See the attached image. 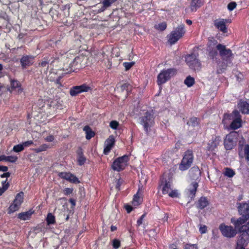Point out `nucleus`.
Instances as JSON below:
<instances>
[{
	"mask_svg": "<svg viewBox=\"0 0 249 249\" xmlns=\"http://www.w3.org/2000/svg\"><path fill=\"white\" fill-rule=\"evenodd\" d=\"M208 58L213 61H217L218 54L222 62L217 65L216 71L218 73L223 72L227 66L232 65L234 55L232 51L227 48L226 45L218 43L217 41H211L209 42L207 50Z\"/></svg>",
	"mask_w": 249,
	"mask_h": 249,
	"instance_id": "1",
	"label": "nucleus"
},
{
	"mask_svg": "<svg viewBox=\"0 0 249 249\" xmlns=\"http://www.w3.org/2000/svg\"><path fill=\"white\" fill-rule=\"evenodd\" d=\"M155 117L152 110L147 111L144 112L140 117V123L143 126L146 133L149 132V128L154 124Z\"/></svg>",
	"mask_w": 249,
	"mask_h": 249,
	"instance_id": "2",
	"label": "nucleus"
},
{
	"mask_svg": "<svg viewBox=\"0 0 249 249\" xmlns=\"http://www.w3.org/2000/svg\"><path fill=\"white\" fill-rule=\"evenodd\" d=\"M185 33L184 25H179L168 36V42L171 45L174 44L184 36Z\"/></svg>",
	"mask_w": 249,
	"mask_h": 249,
	"instance_id": "3",
	"label": "nucleus"
},
{
	"mask_svg": "<svg viewBox=\"0 0 249 249\" xmlns=\"http://www.w3.org/2000/svg\"><path fill=\"white\" fill-rule=\"evenodd\" d=\"M240 235L237 241V245L246 246L249 241V222L242 226L239 229Z\"/></svg>",
	"mask_w": 249,
	"mask_h": 249,
	"instance_id": "4",
	"label": "nucleus"
},
{
	"mask_svg": "<svg viewBox=\"0 0 249 249\" xmlns=\"http://www.w3.org/2000/svg\"><path fill=\"white\" fill-rule=\"evenodd\" d=\"M194 161L193 152L191 150H187L183 154V158L179 165V169L185 171L189 169Z\"/></svg>",
	"mask_w": 249,
	"mask_h": 249,
	"instance_id": "5",
	"label": "nucleus"
},
{
	"mask_svg": "<svg viewBox=\"0 0 249 249\" xmlns=\"http://www.w3.org/2000/svg\"><path fill=\"white\" fill-rule=\"evenodd\" d=\"M177 73V70L174 68L163 70L158 74L157 83L161 85L168 81L172 76Z\"/></svg>",
	"mask_w": 249,
	"mask_h": 249,
	"instance_id": "6",
	"label": "nucleus"
},
{
	"mask_svg": "<svg viewBox=\"0 0 249 249\" xmlns=\"http://www.w3.org/2000/svg\"><path fill=\"white\" fill-rule=\"evenodd\" d=\"M239 134L233 131L227 135L224 141V145L226 150H231L237 144Z\"/></svg>",
	"mask_w": 249,
	"mask_h": 249,
	"instance_id": "7",
	"label": "nucleus"
},
{
	"mask_svg": "<svg viewBox=\"0 0 249 249\" xmlns=\"http://www.w3.org/2000/svg\"><path fill=\"white\" fill-rule=\"evenodd\" d=\"M129 160L128 156L125 155L116 159L112 164L111 167L113 170L120 171L124 169Z\"/></svg>",
	"mask_w": 249,
	"mask_h": 249,
	"instance_id": "8",
	"label": "nucleus"
},
{
	"mask_svg": "<svg viewBox=\"0 0 249 249\" xmlns=\"http://www.w3.org/2000/svg\"><path fill=\"white\" fill-rule=\"evenodd\" d=\"M185 61L191 69L195 71H199L200 70L201 64L196 54L192 53L186 55Z\"/></svg>",
	"mask_w": 249,
	"mask_h": 249,
	"instance_id": "9",
	"label": "nucleus"
},
{
	"mask_svg": "<svg viewBox=\"0 0 249 249\" xmlns=\"http://www.w3.org/2000/svg\"><path fill=\"white\" fill-rule=\"evenodd\" d=\"M24 193L22 192L18 193L16 196L13 202L10 205L8 209V213H11L18 211L23 201Z\"/></svg>",
	"mask_w": 249,
	"mask_h": 249,
	"instance_id": "10",
	"label": "nucleus"
},
{
	"mask_svg": "<svg viewBox=\"0 0 249 249\" xmlns=\"http://www.w3.org/2000/svg\"><path fill=\"white\" fill-rule=\"evenodd\" d=\"M222 234L226 237H233L236 234V231L231 226H226L224 224H221L219 227Z\"/></svg>",
	"mask_w": 249,
	"mask_h": 249,
	"instance_id": "11",
	"label": "nucleus"
},
{
	"mask_svg": "<svg viewBox=\"0 0 249 249\" xmlns=\"http://www.w3.org/2000/svg\"><path fill=\"white\" fill-rule=\"evenodd\" d=\"M83 58V56L76 57L73 61L70 64L69 68H64V71H66V73H69L79 69L82 67L81 65V63L82 61V59Z\"/></svg>",
	"mask_w": 249,
	"mask_h": 249,
	"instance_id": "12",
	"label": "nucleus"
},
{
	"mask_svg": "<svg viewBox=\"0 0 249 249\" xmlns=\"http://www.w3.org/2000/svg\"><path fill=\"white\" fill-rule=\"evenodd\" d=\"M90 90V87L86 84H83L71 88L70 90V94L71 96H75L80 93L88 92Z\"/></svg>",
	"mask_w": 249,
	"mask_h": 249,
	"instance_id": "13",
	"label": "nucleus"
},
{
	"mask_svg": "<svg viewBox=\"0 0 249 249\" xmlns=\"http://www.w3.org/2000/svg\"><path fill=\"white\" fill-rule=\"evenodd\" d=\"M237 205L239 214L245 217L249 218V200L246 202L237 203Z\"/></svg>",
	"mask_w": 249,
	"mask_h": 249,
	"instance_id": "14",
	"label": "nucleus"
},
{
	"mask_svg": "<svg viewBox=\"0 0 249 249\" xmlns=\"http://www.w3.org/2000/svg\"><path fill=\"white\" fill-rule=\"evenodd\" d=\"M58 176L61 178H64L71 183L75 184L80 183L78 178L70 172H60L59 173Z\"/></svg>",
	"mask_w": 249,
	"mask_h": 249,
	"instance_id": "15",
	"label": "nucleus"
},
{
	"mask_svg": "<svg viewBox=\"0 0 249 249\" xmlns=\"http://www.w3.org/2000/svg\"><path fill=\"white\" fill-rule=\"evenodd\" d=\"M229 20L226 19H217L214 21V25L221 32L226 33L227 32L226 23Z\"/></svg>",
	"mask_w": 249,
	"mask_h": 249,
	"instance_id": "16",
	"label": "nucleus"
},
{
	"mask_svg": "<svg viewBox=\"0 0 249 249\" xmlns=\"http://www.w3.org/2000/svg\"><path fill=\"white\" fill-rule=\"evenodd\" d=\"M249 220V218L245 217L242 215L241 217L237 219L232 218L231 219V222L234 225L235 228L238 230L239 231L240 228L246 223V222Z\"/></svg>",
	"mask_w": 249,
	"mask_h": 249,
	"instance_id": "17",
	"label": "nucleus"
},
{
	"mask_svg": "<svg viewBox=\"0 0 249 249\" xmlns=\"http://www.w3.org/2000/svg\"><path fill=\"white\" fill-rule=\"evenodd\" d=\"M115 143V139L113 136H110L105 142V148L104 149V153L106 155L107 154L113 146Z\"/></svg>",
	"mask_w": 249,
	"mask_h": 249,
	"instance_id": "18",
	"label": "nucleus"
},
{
	"mask_svg": "<svg viewBox=\"0 0 249 249\" xmlns=\"http://www.w3.org/2000/svg\"><path fill=\"white\" fill-rule=\"evenodd\" d=\"M240 114L238 110H234L231 114H225L223 119V123L224 124H228L231 121H233L237 116Z\"/></svg>",
	"mask_w": 249,
	"mask_h": 249,
	"instance_id": "19",
	"label": "nucleus"
},
{
	"mask_svg": "<svg viewBox=\"0 0 249 249\" xmlns=\"http://www.w3.org/2000/svg\"><path fill=\"white\" fill-rule=\"evenodd\" d=\"M11 87L13 90H16L18 94H20L23 92V88L21 87V85L19 82L17 80H11L10 81Z\"/></svg>",
	"mask_w": 249,
	"mask_h": 249,
	"instance_id": "20",
	"label": "nucleus"
},
{
	"mask_svg": "<svg viewBox=\"0 0 249 249\" xmlns=\"http://www.w3.org/2000/svg\"><path fill=\"white\" fill-rule=\"evenodd\" d=\"M220 141L221 139L220 137L217 136L213 138L212 141L208 143L207 147L208 149L211 151L214 150L219 144Z\"/></svg>",
	"mask_w": 249,
	"mask_h": 249,
	"instance_id": "21",
	"label": "nucleus"
},
{
	"mask_svg": "<svg viewBox=\"0 0 249 249\" xmlns=\"http://www.w3.org/2000/svg\"><path fill=\"white\" fill-rule=\"evenodd\" d=\"M34 57L32 56H23L20 59V63L22 67H26L27 66L31 65L33 63Z\"/></svg>",
	"mask_w": 249,
	"mask_h": 249,
	"instance_id": "22",
	"label": "nucleus"
},
{
	"mask_svg": "<svg viewBox=\"0 0 249 249\" xmlns=\"http://www.w3.org/2000/svg\"><path fill=\"white\" fill-rule=\"evenodd\" d=\"M198 186V185L196 182L194 181L191 184L189 188L187 190L189 197L193 198L195 196Z\"/></svg>",
	"mask_w": 249,
	"mask_h": 249,
	"instance_id": "23",
	"label": "nucleus"
},
{
	"mask_svg": "<svg viewBox=\"0 0 249 249\" xmlns=\"http://www.w3.org/2000/svg\"><path fill=\"white\" fill-rule=\"evenodd\" d=\"M242 120L240 114L237 116L231 123L230 127L232 129H236L241 126Z\"/></svg>",
	"mask_w": 249,
	"mask_h": 249,
	"instance_id": "24",
	"label": "nucleus"
},
{
	"mask_svg": "<svg viewBox=\"0 0 249 249\" xmlns=\"http://www.w3.org/2000/svg\"><path fill=\"white\" fill-rule=\"evenodd\" d=\"M238 107L243 114H249V104L246 101H240L238 103Z\"/></svg>",
	"mask_w": 249,
	"mask_h": 249,
	"instance_id": "25",
	"label": "nucleus"
},
{
	"mask_svg": "<svg viewBox=\"0 0 249 249\" xmlns=\"http://www.w3.org/2000/svg\"><path fill=\"white\" fill-rule=\"evenodd\" d=\"M203 4L202 0H192L190 4L192 12H196Z\"/></svg>",
	"mask_w": 249,
	"mask_h": 249,
	"instance_id": "26",
	"label": "nucleus"
},
{
	"mask_svg": "<svg viewBox=\"0 0 249 249\" xmlns=\"http://www.w3.org/2000/svg\"><path fill=\"white\" fill-rule=\"evenodd\" d=\"M208 201L205 197H201L198 200L197 207L200 209H203L208 205Z\"/></svg>",
	"mask_w": 249,
	"mask_h": 249,
	"instance_id": "27",
	"label": "nucleus"
},
{
	"mask_svg": "<svg viewBox=\"0 0 249 249\" xmlns=\"http://www.w3.org/2000/svg\"><path fill=\"white\" fill-rule=\"evenodd\" d=\"M142 194L140 193L139 190L137 192V194L134 196L132 201V204L135 206H137L140 205L142 201L141 197Z\"/></svg>",
	"mask_w": 249,
	"mask_h": 249,
	"instance_id": "28",
	"label": "nucleus"
},
{
	"mask_svg": "<svg viewBox=\"0 0 249 249\" xmlns=\"http://www.w3.org/2000/svg\"><path fill=\"white\" fill-rule=\"evenodd\" d=\"M83 130L85 132L86 138L87 140H90L95 135L94 132L93 131L91 128L88 125L85 126L83 128Z\"/></svg>",
	"mask_w": 249,
	"mask_h": 249,
	"instance_id": "29",
	"label": "nucleus"
},
{
	"mask_svg": "<svg viewBox=\"0 0 249 249\" xmlns=\"http://www.w3.org/2000/svg\"><path fill=\"white\" fill-rule=\"evenodd\" d=\"M163 186L162 188V193L164 194H168L171 190V183L170 181L165 180L164 182Z\"/></svg>",
	"mask_w": 249,
	"mask_h": 249,
	"instance_id": "30",
	"label": "nucleus"
},
{
	"mask_svg": "<svg viewBox=\"0 0 249 249\" xmlns=\"http://www.w3.org/2000/svg\"><path fill=\"white\" fill-rule=\"evenodd\" d=\"M32 213L30 212H26L24 213H21L18 214V218L21 220H25L29 219Z\"/></svg>",
	"mask_w": 249,
	"mask_h": 249,
	"instance_id": "31",
	"label": "nucleus"
},
{
	"mask_svg": "<svg viewBox=\"0 0 249 249\" xmlns=\"http://www.w3.org/2000/svg\"><path fill=\"white\" fill-rule=\"evenodd\" d=\"M187 124L189 126L195 127L197 126L199 124L198 120L196 117H192L190 119Z\"/></svg>",
	"mask_w": 249,
	"mask_h": 249,
	"instance_id": "32",
	"label": "nucleus"
},
{
	"mask_svg": "<svg viewBox=\"0 0 249 249\" xmlns=\"http://www.w3.org/2000/svg\"><path fill=\"white\" fill-rule=\"evenodd\" d=\"M224 172H223V174L224 176L229 177L232 178L235 175V172L231 168L226 167L224 169Z\"/></svg>",
	"mask_w": 249,
	"mask_h": 249,
	"instance_id": "33",
	"label": "nucleus"
},
{
	"mask_svg": "<svg viewBox=\"0 0 249 249\" xmlns=\"http://www.w3.org/2000/svg\"><path fill=\"white\" fill-rule=\"evenodd\" d=\"M184 83L188 87H191L195 84V79L191 76H188L185 79Z\"/></svg>",
	"mask_w": 249,
	"mask_h": 249,
	"instance_id": "34",
	"label": "nucleus"
},
{
	"mask_svg": "<svg viewBox=\"0 0 249 249\" xmlns=\"http://www.w3.org/2000/svg\"><path fill=\"white\" fill-rule=\"evenodd\" d=\"M131 86L128 83H124L123 84L120 88V89L121 91H126V94L131 89Z\"/></svg>",
	"mask_w": 249,
	"mask_h": 249,
	"instance_id": "35",
	"label": "nucleus"
},
{
	"mask_svg": "<svg viewBox=\"0 0 249 249\" xmlns=\"http://www.w3.org/2000/svg\"><path fill=\"white\" fill-rule=\"evenodd\" d=\"M48 225L53 224L55 223V217L51 213H49L46 217Z\"/></svg>",
	"mask_w": 249,
	"mask_h": 249,
	"instance_id": "36",
	"label": "nucleus"
},
{
	"mask_svg": "<svg viewBox=\"0 0 249 249\" xmlns=\"http://www.w3.org/2000/svg\"><path fill=\"white\" fill-rule=\"evenodd\" d=\"M2 187L0 188V196H1L9 187V184L6 180L2 182Z\"/></svg>",
	"mask_w": 249,
	"mask_h": 249,
	"instance_id": "37",
	"label": "nucleus"
},
{
	"mask_svg": "<svg viewBox=\"0 0 249 249\" xmlns=\"http://www.w3.org/2000/svg\"><path fill=\"white\" fill-rule=\"evenodd\" d=\"M167 27V24L165 22H163L160 23L156 24L155 25V28L160 31H163L165 30Z\"/></svg>",
	"mask_w": 249,
	"mask_h": 249,
	"instance_id": "38",
	"label": "nucleus"
},
{
	"mask_svg": "<svg viewBox=\"0 0 249 249\" xmlns=\"http://www.w3.org/2000/svg\"><path fill=\"white\" fill-rule=\"evenodd\" d=\"M135 63L133 61L130 62H124L123 63V65L125 68V71H128L134 66Z\"/></svg>",
	"mask_w": 249,
	"mask_h": 249,
	"instance_id": "39",
	"label": "nucleus"
},
{
	"mask_svg": "<svg viewBox=\"0 0 249 249\" xmlns=\"http://www.w3.org/2000/svg\"><path fill=\"white\" fill-rule=\"evenodd\" d=\"M24 150L23 145L22 144H17L13 147V150L15 152H19Z\"/></svg>",
	"mask_w": 249,
	"mask_h": 249,
	"instance_id": "40",
	"label": "nucleus"
},
{
	"mask_svg": "<svg viewBox=\"0 0 249 249\" xmlns=\"http://www.w3.org/2000/svg\"><path fill=\"white\" fill-rule=\"evenodd\" d=\"M49 147V145L47 144H43L40 145L38 148L36 149L37 152H40L46 150Z\"/></svg>",
	"mask_w": 249,
	"mask_h": 249,
	"instance_id": "41",
	"label": "nucleus"
},
{
	"mask_svg": "<svg viewBox=\"0 0 249 249\" xmlns=\"http://www.w3.org/2000/svg\"><path fill=\"white\" fill-rule=\"evenodd\" d=\"M86 161V158L84 157L83 155L81 154H79L78 155V164L80 165H82L84 164L85 162Z\"/></svg>",
	"mask_w": 249,
	"mask_h": 249,
	"instance_id": "42",
	"label": "nucleus"
},
{
	"mask_svg": "<svg viewBox=\"0 0 249 249\" xmlns=\"http://www.w3.org/2000/svg\"><path fill=\"white\" fill-rule=\"evenodd\" d=\"M5 159L6 161H9L10 162H16L18 160V157L16 156H5Z\"/></svg>",
	"mask_w": 249,
	"mask_h": 249,
	"instance_id": "43",
	"label": "nucleus"
},
{
	"mask_svg": "<svg viewBox=\"0 0 249 249\" xmlns=\"http://www.w3.org/2000/svg\"><path fill=\"white\" fill-rule=\"evenodd\" d=\"M116 0H103L102 4H104L105 6H107L109 7Z\"/></svg>",
	"mask_w": 249,
	"mask_h": 249,
	"instance_id": "44",
	"label": "nucleus"
},
{
	"mask_svg": "<svg viewBox=\"0 0 249 249\" xmlns=\"http://www.w3.org/2000/svg\"><path fill=\"white\" fill-rule=\"evenodd\" d=\"M118 125H119V123L118 122H117L116 121H111L110 123V124H109L110 127L113 129H117Z\"/></svg>",
	"mask_w": 249,
	"mask_h": 249,
	"instance_id": "45",
	"label": "nucleus"
},
{
	"mask_svg": "<svg viewBox=\"0 0 249 249\" xmlns=\"http://www.w3.org/2000/svg\"><path fill=\"white\" fill-rule=\"evenodd\" d=\"M112 246L114 249H118L120 246V241L117 239H114L112 241Z\"/></svg>",
	"mask_w": 249,
	"mask_h": 249,
	"instance_id": "46",
	"label": "nucleus"
},
{
	"mask_svg": "<svg viewBox=\"0 0 249 249\" xmlns=\"http://www.w3.org/2000/svg\"><path fill=\"white\" fill-rule=\"evenodd\" d=\"M190 173H195L196 175H198L200 174V170L197 167H193L190 170Z\"/></svg>",
	"mask_w": 249,
	"mask_h": 249,
	"instance_id": "47",
	"label": "nucleus"
},
{
	"mask_svg": "<svg viewBox=\"0 0 249 249\" xmlns=\"http://www.w3.org/2000/svg\"><path fill=\"white\" fill-rule=\"evenodd\" d=\"M236 6V3L235 2H231L228 5V9L230 11L233 10Z\"/></svg>",
	"mask_w": 249,
	"mask_h": 249,
	"instance_id": "48",
	"label": "nucleus"
},
{
	"mask_svg": "<svg viewBox=\"0 0 249 249\" xmlns=\"http://www.w3.org/2000/svg\"><path fill=\"white\" fill-rule=\"evenodd\" d=\"M245 154L246 155V159L249 160V145L247 144L245 147Z\"/></svg>",
	"mask_w": 249,
	"mask_h": 249,
	"instance_id": "49",
	"label": "nucleus"
},
{
	"mask_svg": "<svg viewBox=\"0 0 249 249\" xmlns=\"http://www.w3.org/2000/svg\"><path fill=\"white\" fill-rule=\"evenodd\" d=\"M199 231L201 234L205 233L207 232V228L205 225H201L199 227Z\"/></svg>",
	"mask_w": 249,
	"mask_h": 249,
	"instance_id": "50",
	"label": "nucleus"
},
{
	"mask_svg": "<svg viewBox=\"0 0 249 249\" xmlns=\"http://www.w3.org/2000/svg\"><path fill=\"white\" fill-rule=\"evenodd\" d=\"M73 189L70 188H66L63 190V193L65 195H69L72 193Z\"/></svg>",
	"mask_w": 249,
	"mask_h": 249,
	"instance_id": "51",
	"label": "nucleus"
},
{
	"mask_svg": "<svg viewBox=\"0 0 249 249\" xmlns=\"http://www.w3.org/2000/svg\"><path fill=\"white\" fill-rule=\"evenodd\" d=\"M122 183H123V180L121 179V178L116 180V189H117L118 190H120V186L121 185V184H122Z\"/></svg>",
	"mask_w": 249,
	"mask_h": 249,
	"instance_id": "52",
	"label": "nucleus"
},
{
	"mask_svg": "<svg viewBox=\"0 0 249 249\" xmlns=\"http://www.w3.org/2000/svg\"><path fill=\"white\" fill-rule=\"evenodd\" d=\"M145 214H143L140 218L137 220V226H140L142 224L143 220V218L145 217Z\"/></svg>",
	"mask_w": 249,
	"mask_h": 249,
	"instance_id": "53",
	"label": "nucleus"
},
{
	"mask_svg": "<svg viewBox=\"0 0 249 249\" xmlns=\"http://www.w3.org/2000/svg\"><path fill=\"white\" fill-rule=\"evenodd\" d=\"M185 249H197V248L195 244H186L185 246Z\"/></svg>",
	"mask_w": 249,
	"mask_h": 249,
	"instance_id": "54",
	"label": "nucleus"
},
{
	"mask_svg": "<svg viewBox=\"0 0 249 249\" xmlns=\"http://www.w3.org/2000/svg\"><path fill=\"white\" fill-rule=\"evenodd\" d=\"M178 192L176 190H172L171 192H169V196L172 197H176L178 196Z\"/></svg>",
	"mask_w": 249,
	"mask_h": 249,
	"instance_id": "55",
	"label": "nucleus"
},
{
	"mask_svg": "<svg viewBox=\"0 0 249 249\" xmlns=\"http://www.w3.org/2000/svg\"><path fill=\"white\" fill-rule=\"evenodd\" d=\"M34 142L33 141H28L26 142H25L22 143V144L23 145V147H28L29 146L32 144H33Z\"/></svg>",
	"mask_w": 249,
	"mask_h": 249,
	"instance_id": "56",
	"label": "nucleus"
},
{
	"mask_svg": "<svg viewBox=\"0 0 249 249\" xmlns=\"http://www.w3.org/2000/svg\"><path fill=\"white\" fill-rule=\"evenodd\" d=\"M39 65L42 67H46L48 68L49 66V63L47 61H43L39 63Z\"/></svg>",
	"mask_w": 249,
	"mask_h": 249,
	"instance_id": "57",
	"label": "nucleus"
},
{
	"mask_svg": "<svg viewBox=\"0 0 249 249\" xmlns=\"http://www.w3.org/2000/svg\"><path fill=\"white\" fill-rule=\"evenodd\" d=\"M45 140L49 142H52L54 140V137L53 135H50L45 138Z\"/></svg>",
	"mask_w": 249,
	"mask_h": 249,
	"instance_id": "58",
	"label": "nucleus"
},
{
	"mask_svg": "<svg viewBox=\"0 0 249 249\" xmlns=\"http://www.w3.org/2000/svg\"><path fill=\"white\" fill-rule=\"evenodd\" d=\"M108 7H107V6H105L104 4H102V6H101V7L99 9V10H98V12L101 13V12H104Z\"/></svg>",
	"mask_w": 249,
	"mask_h": 249,
	"instance_id": "59",
	"label": "nucleus"
},
{
	"mask_svg": "<svg viewBox=\"0 0 249 249\" xmlns=\"http://www.w3.org/2000/svg\"><path fill=\"white\" fill-rule=\"evenodd\" d=\"M11 173L9 172H6L0 175L1 178H8L10 176Z\"/></svg>",
	"mask_w": 249,
	"mask_h": 249,
	"instance_id": "60",
	"label": "nucleus"
},
{
	"mask_svg": "<svg viewBox=\"0 0 249 249\" xmlns=\"http://www.w3.org/2000/svg\"><path fill=\"white\" fill-rule=\"evenodd\" d=\"M125 208L128 213H130L133 210V208L130 205H126Z\"/></svg>",
	"mask_w": 249,
	"mask_h": 249,
	"instance_id": "61",
	"label": "nucleus"
},
{
	"mask_svg": "<svg viewBox=\"0 0 249 249\" xmlns=\"http://www.w3.org/2000/svg\"><path fill=\"white\" fill-rule=\"evenodd\" d=\"M164 217L162 218V219H161V221L163 222H167L168 221V217H169V215H168V213H164Z\"/></svg>",
	"mask_w": 249,
	"mask_h": 249,
	"instance_id": "62",
	"label": "nucleus"
},
{
	"mask_svg": "<svg viewBox=\"0 0 249 249\" xmlns=\"http://www.w3.org/2000/svg\"><path fill=\"white\" fill-rule=\"evenodd\" d=\"M8 170V167L6 166L0 165V171L7 172Z\"/></svg>",
	"mask_w": 249,
	"mask_h": 249,
	"instance_id": "63",
	"label": "nucleus"
},
{
	"mask_svg": "<svg viewBox=\"0 0 249 249\" xmlns=\"http://www.w3.org/2000/svg\"><path fill=\"white\" fill-rule=\"evenodd\" d=\"M72 207H74L76 205L75 200L73 198H70L69 200Z\"/></svg>",
	"mask_w": 249,
	"mask_h": 249,
	"instance_id": "64",
	"label": "nucleus"
}]
</instances>
